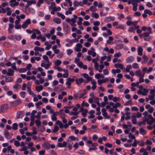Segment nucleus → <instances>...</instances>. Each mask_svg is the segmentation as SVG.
Returning <instances> with one entry per match:
<instances>
[{
    "label": "nucleus",
    "mask_w": 155,
    "mask_h": 155,
    "mask_svg": "<svg viewBox=\"0 0 155 155\" xmlns=\"http://www.w3.org/2000/svg\"><path fill=\"white\" fill-rule=\"evenodd\" d=\"M144 116L143 118L146 119L147 123L149 125H151L153 123L155 122V119L153 118L151 115L148 114V112L145 111L143 113Z\"/></svg>",
    "instance_id": "1"
},
{
    "label": "nucleus",
    "mask_w": 155,
    "mask_h": 155,
    "mask_svg": "<svg viewBox=\"0 0 155 155\" xmlns=\"http://www.w3.org/2000/svg\"><path fill=\"white\" fill-rule=\"evenodd\" d=\"M152 32V31H150V29L149 31L148 32H145L143 33L144 40L145 41H149L151 40V38L150 36L149 35Z\"/></svg>",
    "instance_id": "2"
},
{
    "label": "nucleus",
    "mask_w": 155,
    "mask_h": 155,
    "mask_svg": "<svg viewBox=\"0 0 155 155\" xmlns=\"http://www.w3.org/2000/svg\"><path fill=\"white\" fill-rule=\"evenodd\" d=\"M31 23V20L30 19H27L21 25L22 28H27L28 25Z\"/></svg>",
    "instance_id": "3"
},
{
    "label": "nucleus",
    "mask_w": 155,
    "mask_h": 155,
    "mask_svg": "<svg viewBox=\"0 0 155 155\" xmlns=\"http://www.w3.org/2000/svg\"><path fill=\"white\" fill-rule=\"evenodd\" d=\"M148 91V90L147 89L144 88L143 89V90H138L137 92V94H138L145 96L147 95Z\"/></svg>",
    "instance_id": "4"
},
{
    "label": "nucleus",
    "mask_w": 155,
    "mask_h": 155,
    "mask_svg": "<svg viewBox=\"0 0 155 155\" xmlns=\"http://www.w3.org/2000/svg\"><path fill=\"white\" fill-rule=\"evenodd\" d=\"M47 63L46 64H45L44 61H42L41 64V66L45 68V69H48L49 68V67L52 64V63L50 62H47Z\"/></svg>",
    "instance_id": "5"
},
{
    "label": "nucleus",
    "mask_w": 155,
    "mask_h": 155,
    "mask_svg": "<svg viewBox=\"0 0 155 155\" xmlns=\"http://www.w3.org/2000/svg\"><path fill=\"white\" fill-rule=\"evenodd\" d=\"M9 3L10 6L12 8L18 5L19 4L18 2L16 1V0H10L9 1Z\"/></svg>",
    "instance_id": "6"
},
{
    "label": "nucleus",
    "mask_w": 155,
    "mask_h": 155,
    "mask_svg": "<svg viewBox=\"0 0 155 155\" xmlns=\"http://www.w3.org/2000/svg\"><path fill=\"white\" fill-rule=\"evenodd\" d=\"M135 58L133 56H130L126 59V61L127 63H130L133 62L135 60Z\"/></svg>",
    "instance_id": "7"
},
{
    "label": "nucleus",
    "mask_w": 155,
    "mask_h": 155,
    "mask_svg": "<svg viewBox=\"0 0 155 155\" xmlns=\"http://www.w3.org/2000/svg\"><path fill=\"white\" fill-rule=\"evenodd\" d=\"M102 115L104 117L105 119H109L110 117L107 115V113L106 112V110L105 108H102L101 109Z\"/></svg>",
    "instance_id": "8"
},
{
    "label": "nucleus",
    "mask_w": 155,
    "mask_h": 155,
    "mask_svg": "<svg viewBox=\"0 0 155 155\" xmlns=\"http://www.w3.org/2000/svg\"><path fill=\"white\" fill-rule=\"evenodd\" d=\"M115 18L113 16H109L105 18L104 21L105 22L108 23L115 20Z\"/></svg>",
    "instance_id": "9"
},
{
    "label": "nucleus",
    "mask_w": 155,
    "mask_h": 155,
    "mask_svg": "<svg viewBox=\"0 0 155 155\" xmlns=\"http://www.w3.org/2000/svg\"><path fill=\"white\" fill-rule=\"evenodd\" d=\"M82 45L80 43L77 44L74 47V50L77 52H79L81 50V48H82Z\"/></svg>",
    "instance_id": "10"
},
{
    "label": "nucleus",
    "mask_w": 155,
    "mask_h": 155,
    "mask_svg": "<svg viewBox=\"0 0 155 155\" xmlns=\"http://www.w3.org/2000/svg\"><path fill=\"white\" fill-rule=\"evenodd\" d=\"M57 115H59L60 117L61 118L64 117H65L66 114L64 113V110L63 109L61 110L59 112H56Z\"/></svg>",
    "instance_id": "11"
},
{
    "label": "nucleus",
    "mask_w": 155,
    "mask_h": 155,
    "mask_svg": "<svg viewBox=\"0 0 155 155\" xmlns=\"http://www.w3.org/2000/svg\"><path fill=\"white\" fill-rule=\"evenodd\" d=\"M135 74L136 76L139 77H144L145 73H142L140 70H138L136 71L135 72Z\"/></svg>",
    "instance_id": "12"
},
{
    "label": "nucleus",
    "mask_w": 155,
    "mask_h": 155,
    "mask_svg": "<svg viewBox=\"0 0 155 155\" xmlns=\"http://www.w3.org/2000/svg\"><path fill=\"white\" fill-rule=\"evenodd\" d=\"M42 147L43 148L48 150L50 148V144L49 143L45 142L42 145Z\"/></svg>",
    "instance_id": "13"
},
{
    "label": "nucleus",
    "mask_w": 155,
    "mask_h": 155,
    "mask_svg": "<svg viewBox=\"0 0 155 155\" xmlns=\"http://www.w3.org/2000/svg\"><path fill=\"white\" fill-rule=\"evenodd\" d=\"M21 101L20 100H16L10 103L11 105L12 106H16L21 103Z\"/></svg>",
    "instance_id": "14"
},
{
    "label": "nucleus",
    "mask_w": 155,
    "mask_h": 155,
    "mask_svg": "<svg viewBox=\"0 0 155 155\" xmlns=\"http://www.w3.org/2000/svg\"><path fill=\"white\" fill-rule=\"evenodd\" d=\"M108 81V78H105L104 79L102 80H98L97 81L98 84L99 85H101L102 83H105Z\"/></svg>",
    "instance_id": "15"
},
{
    "label": "nucleus",
    "mask_w": 155,
    "mask_h": 155,
    "mask_svg": "<svg viewBox=\"0 0 155 155\" xmlns=\"http://www.w3.org/2000/svg\"><path fill=\"white\" fill-rule=\"evenodd\" d=\"M137 23L138 22L136 21L132 22L130 21H128L126 22V24L128 26H130L132 25L134 26H135L137 25Z\"/></svg>",
    "instance_id": "16"
},
{
    "label": "nucleus",
    "mask_w": 155,
    "mask_h": 155,
    "mask_svg": "<svg viewBox=\"0 0 155 155\" xmlns=\"http://www.w3.org/2000/svg\"><path fill=\"white\" fill-rule=\"evenodd\" d=\"M2 112H4L5 110L10 108L9 107L8 105L7 104H2Z\"/></svg>",
    "instance_id": "17"
},
{
    "label": "nucleus",
    "mask_w": 155,
    "mask_h": 155,
    "mask_svg": "<svg viewBox=\"0 0 155 155\" xmlns=\"http://www.w3.org/2000/svg\"><path fill=\"white\" fill-rule=\"evenodd\" d=\"M83 4L81 2H78L77 1H74L73 2L74 6L75 7L79 6H83Z\"/></svg>",
    "instance_id": "18"
},
{
    "label": "nucleus",
    "mask_w": 155,
    "mask_h": 155,
    "mask_svg": "<svg viewBox=\"0 0 155 155\" xmlns=\"http://www.w3.org/2000/svg\"><path fill=\"white\" fill-rule=\"evenodd\" d=\"M138 54L139 56H141L143 55V49L141 46H139L137 48Z\"/></svg>",
    "instance_id": "19"
},
{
    "label": "nucleus",
    "mask_w": 155,
    "mask_h": 155,
    "mask_svg": "<svg viewBox=\"0 0 155 155\" xmlns=\"http://www.w3.org/2000/svg\"><path fill=\"white\" fill-rule=\"evenodd\" d=\"M124 45L121 43L116 45L115 46V48L117 50H119L123 48Z\"/></svg>",
    "instance_id": "20"
},
{
    "label": "nucleus",
    "mask_w": 155,
    "mask_h": 155,
    "mask_svg": "<svg viewBox=\"0 0 155 155\" xmlns=\"http://www.w3.org/2000/svg\"><path fill=\"white\" fill-rule=\"evenodd\" d=\"M24 115V113L23 111H21L18 112L17 114V117L18 118H21Z\"/></svg>",
    "instance_id": "21"
},
{
    "label": "nucleus",
    "mask_w": 155,
    "mask_h": 155,
    "mask_svg": "<svg viewBox=\"0 0 155 155\" xmlns=\"http://www.w3.org/2000/svg\"><path fill=\"white\" fill-rule=\"evenodd\" d=\"M95 111L93 110H91L88 113L90 115L88 116V117L89 118H93L94 117V114Z\"/></svg>",
    "instance_id": "22"
},
{
    "label": "nucleus",
    "mask_w": 155,
    "mask_h": 155,
    "mask_svg": "<svg viewBox=\"0 0 155 155\" xmlns=\"http://www.w3.org/2000/svg\"><path fill=\"white\" fill-rule=\"evenodd\" d=\"M74 9L73 7H70L68 9V10L66 11L65 14L66 15H68L69 14H72V11L74 10Z\"/></svg>",
    "instance_id": "23"
},
{
    "label": "nucleus",
    "mask_w": 155,
    "mask_h": 155,
    "mask_svg": "<svg viewBox=\"0 0 155 155\" xmlns=\"http://www.w3.org/2000/svg\"><path fill=\"white\" fill-rule=\"evenodd\" d=\"M67 144V143L65 141H64L62 144L60 143H58L57 146L59 147H66Z\"/></svg>",
    "instance_id": "24"
},
{
    "label": "nucleus",
    "mask_w": 155,
    "mask_h": 155,
    "mask_svg": "<svg viewBox=\"0 0 155 155\" xmlns=\"http://www.w3.org/2000/svg\"><path fill=\"white\" fill-rule=\"evenodd\" d=\"M82 75L85 78L87 79L88 81H90L91 80V77H89L87 74L86 73L83 74H82Z\"/></svg>",
    "instance_id": "25"
},
{
    "label": "nucleus",
    "mask_w": 155,
    "mask_h": 155,
    "mask_svg": "<svg viewBox=\"0 0 155 155\" xmlns=\"http://www.w3.org/2000/svg\"><path fill=\"white\" fill-rule=\"evenodd\" d=\"M114 66L116 68H119L121 69L124 68V65L121 63L115 64Z\"/></svg>",
    "instance_id": "26"
},
{
    "label": "nucleus",
    "mask_w": 155,
    "mask_h": 155,
    "mask_svg": "<svg viewBox=\"0 0 155 155\" xmlns=\"http://www.w3.org/2000/svg\"><path fill=\"white\" fill-rule=\"evenodd\" d=\"M84 81V79L82 78H80L78 79H75V81L77 85H80Z\"/></svg>",
    "instance_id": "27"
},
{
    "label": "nucleus",
    "mask_w": 155,
    "mask_h": 155,
    "mask_svg": "<svg viewBox=\"0 0 155 155\" xmlns=\"http://www.w3.org/2000/svg\"><path fill=\"white\" fill-rule=\"evenodd\" d=\"M91 83L92 85V86L91 87V88L92 90H94L97 87V86L96 85L97 82L94 81V80H93L91 81Z\"/></svg>",
    "instance_id": "28"
},
{
    "label": "nucleus",
    "mask_w": 155,
    "mask_h": 155,
    "mask_svg": "<svg viewBox=\"0 0 155 155\" xmlns=\"http://www.w3.org/2000/svg\"><path fill=\"white\" fill-rule=\"evenodd\" d=\"M76 22L75 19L74 18H71V22L70 25L71 26H76V25L75 24Z\"/></svg>",
    "instance_id": "29"
},
{
    "label": "nucleus",
    "mask_w": 155,
    "mask_h": 155,
    "mask_svg": "<svg viewBox=\"0 0 155 155\" xmlns=\"http://www.w3.org/2000/svg\"><path fill=\"white\" fill-rule=\"evenodd\" d=\"M34 50L35 51L43 52L44 51V49L42 48H40L38 47H35L34 48Z\"/></svg>",
    "instance_id": "30"
},
{
    "label": "nucleus",
    "mask_w": 155,
    "mask_h": 155,
    "mask_svg": "<svg viewBox=\"0 0 155 155\" xmlns=\"http://www.w3.org/2000/svg\"><path fill=\"white\" fill-rule=\"evenodd\" d=\"M14 71L12 69L10 68L8 70L7 75L9 76H12L13 75Z\"/></svg>",
    "instance_id": "31"
},
{
    "label": "nucleus",
    "mask_w": 155,
    "mask_h": 155,
    "mask_svg": "<svg viewBox=\"0 0 155 155\" xmlns=\"http://www.w3.org/2000/svg\"><path fill=\"white\" fill-rule=\"evenodd\" d=\"M31 87L30 86H27V91L29 92V94L30 95H33L34 94L33 91H32L31 90Z\"/></svg>",
    "instance_id": "32"
},
{
    "label": "nucleus",
    "mask_w": 155,
    "mask_h": 155,
    "mask_svg": "<svg viewBox=\"0 0 155 155\" xmlns=\"http://www.w3.org/2000/svg\"><path fill=\"white\" fill-rule=\"evenodd\" d=\"M31 87L30 86H27V91L29 92V94L30 95H33L34 94L33 91H32L31 90Z\"/></svg>",
    "instance_id": "33"
},
{
    "label": "nucleus",
    "mask_w": 155,
    "mask_h": 155,
    "mask_svg": "<svg viewBox=\"0 0 155 155\" xmlns=\"http://www.w3.org/2000/svg\"><path fill=\"white\" fill-rule=\"evenodd\" d=\"M150 29V31L152 30V28L150 27H147L146 26H143L141 27V29L143 31H146L147 30L148 31H149Z\"/></svg>",
    "instance_id": "34"
},
{
    "label": "nucleus",
    "mask_w": 155,
    "mask_h": 155,
    "mask_svg": "<svg viewBox=\"0 0 155 155\" xmlns=\"http://www.w3.org/2000/svg\"><path fill=\"white\" fill-rule=\"evenodd\" d=\"M43 89V87L41 85L35 87L36 90L38 92L40 91Z\"/></svg>",
    "instance_id": "35"
},
{
    "label": "nucleus",
    "mask_w": 155,
    "mask_h": 155,
    "mask_svg": "<svg viewBox=\"0 0 155 155\" xmlns=\"http://www.w3.org/2000/svg\"><path fill=\"white\" fill-rule=\"evenodd\" d=\"M121 72V71L120 69H117L115 70L114 69H112L111 70V73L115 75L116 73H119Z\"/></svg>",
    "instance_id": "36"
},
{
    "label": "nucleus",
    "mask_w": 155,
    "mask_h": 155,
    "mask_svg": "<svg viewBox=\"0 0 155 155\" xmlns=\"http://www.w3.org/2000/svg\"><path fill=\"white\" fill-rule=\"evenodd\" d=\"M81 111L82 112V114L84 117H85L88 112V111L87 110H84V109L81 108Z\"/></svg>",
    "instance_id": "37"
},
{
    "label": "nucleus",
    "mask_w": 155,
    "mask_h": 155,
    "mask_svg": "<svg viewBox=\"0 0 155 155\" xmlns=\"http://www.w3.org/2000/svg\"><path fill=\"white\" fill-rule=\"evenodd\" d=\"M87 53L89 55H92L93 57H95L96 55V53L95 51L91 52L90 50L88 51Z\"/></svg>",
    "instance_id": "38"
},
{
    "label": "nucleus",
    "mask_w": 155,
    "mask_h": 155,
    "mask_svg": "<svg viewBox=\"0 0 155 155\" xmlns=\"http://www.w3.org/2000/svg\"><path fill=\"white\" fill-rule=\"evenodd\" d=\"M98 98L97 97H91L88 99V102L90 104L92 103L93 100H97Z\"/></svg>",
    "instance_id": "39"
},
{
    "label": "nucleus",
    "mask_w": 155,
    "mask_h": 155,
    "mask_svg": "<svg viewBox=\"0 0 155 155\" xmlns=\"http://www.w3.org/2000/svg\"><path fill=\"white\" fill-rule=\"evenodd\" d=\"M132 68V66L131 65H128L126 66V68L125 69V71L127 72H129L130 71V70Z\"/></svg>",
    "instance_id": "40"
},
{
    "label": "nucleus",
    "mask_w": 155,
    "mask_h": 155,
    "mask_svg": "<svg viewBox=\"0 0 155 155\" xmlns=\"http://www.w3.org/2000/svg\"><path fill=\"white\" fill-rule=\"evenodd\" d=\"M56 123L59 125L60 128H62L64 127V125L59 120H57L56 122Z\"/></svg>",
    "instance_id": "41"
},
{
    "label": "nucleus",
    "mask_w": 155,
    "mask_h": 155,
    "mask_svg": "<svg viewBox=\"0 0 155 155\" xmlns=\"http://www.w3.org/2000/svg\"><path fill=\"white\" fill-rule=\"evenodd\" d=\"M57 115V114L56 113L55 114H52L51 116V120L53 121H57V118L56 117V116Z\"/></svg>",
    "instance_id": "42"
},
{
    "label": "nucleus",
    "mask_w": 155,
    "mask_h": 155,
    "mask_svg": "<svg viewBox=\"0 0 155 155\" xmlns=\"http://www.w3.org/2000/svg\"><path fill=\"white\" fill-rule=\"evenodd\" d=\"M139 130L140 133L143 135H144L147 133L146 131L144 129H143L142 128H140Z\"/></svg>",
    "instance_id": "43"
},
{
    "label": "nucleus",
    "mask_w": 155,
    "mask_h": 155,
    "mask_svg": "<svg viewBox=\"0 0 155 155\" xmlns=\"http://www.w3.org/2000/svg\"><path fill=\"white\" fill-rule=\"evenodd\" d=\"M5 82H10L13 81V78L11 77H5Z\"/></svg>",
    "instance_id": "44"
},
{
    "label": "nucleus",
    "mask_w": 155,
    "mask_h": 155,
    "mask_svg": "<svg viewBox=\"0 0 155 155\" xmlns=\"http://www.w3.org/2000/svg\"><path fill=\"white\" fill-rule=\"evenodd\" d=\"M143 61L142 62V63H146L148 59V58L145 55H144L143 56Z\"/></svg>",
    "instance_id": "45"
},
{
    "label": "nucleus",
    "mask_w": 155,
    "mask_h": 155,
    "mask_svg": "<svg viewBox=\"0 0 155 155\" xmlns=\"http://www.w3.org/2000/svg\"><path fill=\"white\" fill-rule=\"evenodd\" d=\"M6 10L7 11L6 14L8 16L10 15L12 13V11L11 10V8L8 7L6 8Z\"/></svg>",
    "instance_id": "46"
},
{
    "label": "nucleus",
    "mask_w": 155,
    "mask_h": 155,
    "mask_svg": "<svg viewBox=\"0 0 155 155\" xmlns=\"http://www.w3.org/2000/svg\"><path fill=\"white\" fill-rule=\"evenodd\" d=\"M54 21L58 24H60L61 23V19L58 18H56L53 19Z\"/></svg>",
    "instance_id": "47"
},
{
    "label": "nucleus",
    "mask_w": 155,
    "mask_h": 155,
    "mask_svg": "<svg viewBox=\"0 0 155 155\" xmlns=\"http://www.w3.org/2000/svg\"><path fill=\"white\" fill-rule=\"evenodd\" d=\"M54 62L55 64V65L56 66L60 65L62 63L61 61L59 59L57 60L56 61H54Z\"/></svg>",
    "instance_id": "48"
},
{
    "label": "nucleus",
    "mask_w": 155,
    "mask_h": 155,
    "mask_svg": "<svg viewBox=\"0 0 155 155\" xmlns=\"http://www.w3.org/2000/svg\"><path fill=\"white\" fill-rule=\"evenodd\" d=\"M63 27L64 29L68 30V29H70V28L69 27V25L68 24L66 23H63Z\"/></svg>",
    "instance_id": "49"
},
{
    "label": "nucleus",
    "mask_w": 155,
    "mask_h": 155,
    "mask_svg": "<svg viewBox=\"0 0 155 155\" xmlns=\"http://www.w3.org/2000/svg\"><path fill=\"white\" fill-rule=\"evenodd\" d=\"M13 88L16 90L20 89L21 88V86L18 83H16L13 86Z\"/></svg>",
    "instance_id": "50"
},
{
    "label": "nucleus",
    "mask_w": 155,
    "mask_h": 155,
    "mask_svg": "<svg viewBox=\"0 0 155 155\" xmlns=\"http://www.w3.org/2000/svg\"><path fill=\"white\" fill-rule=\"evenodd\" d=\"M57 16L58 17H60L62 19L64 20L65 18V16L64 15L60 12L57 13Z\"/></svg>",
    "instance_id": "51"
},
{
    "label": "nucleus",
    "mask_w": 155,
    "mask_h": 155,
    "mask_svg": "<svg viewBox=\"0 0 155 155\" xmlns=\"http://www.w3.org/2000/svg\"><path fill=\"white\" fill-rule=\"evenodd\" d=\"M26 94V93L25 91H21L20 93V96L23 98L25 97Z\"/></svg>",
    "instance_id": "52"
},
{
    "label": "nucleus",
    "mask_w": 155,
    "mask_h": 155,
    "mask_svg": "<svg viewBox=\"0 0 155 155\" xmlns=\"http://www.w3.org/2000/svg\"><path fill=\"white\" fill-rule=\"evenodd\" d=\"M83 20V18L81 17H79L78 18V21L77 22V24L79 25H81L82 24V21Z\"/></svg>",
    "instance_id": "53"
},
{
    "label": "nucleus",
    "mask_w": 155,
    "mask_h": 155,
    "mask_svg": "<svg viewBox=\"0 0 155 155\" xmlns=\"http://www.w3.org/2000/svg\"><path fill=\"white\" fill-rule=\"evenodd\" d=\"M132 66L135 69H137L139 68L138 64L136 63H133Z\"/></svg>",
    "instance_id": "54"
},
{
    "label": "nucleus",
    "mask_w": 155,
    "mask_h": 155,
    "mask_svg": "<svg viewBox=\"0 0 155 155\" xmlns=\"http://www.w3.org/2000/svg\"><path fill=\"white\" fill-rule=\"evenodd\" d=\"M18 124L16 123L13 124L12 128L14 130H16L18 129Z\"/></svg>",
    "instance_id": "55"
},
{
    "label": "nucleus",
    "mask_w": 155,
    "mask_h": 155,
    "mask_svg": "<svg viewBox=\"0 0 155 155\" xmlns=\"http://www.w3.org/2000/svg\"><path fill=\"white\" fill-rule=\"evenodd\" d=\"M14 27L13 25L12 24H8V31L9 32H11V30Z\"/></svg>",
    "instance_id": "56"
},
{
    "label": "nucleus",
    "mask_w": 155,
    "mask_h": 155,
    "mask_svg": "<svg viewBox=\"0 0 155 155\" xmlns=\"http://www.w3.org/2000/svg\"><path fill=\"white\" fill-rule=\"evenodd\" d=\"M36 2V1L34 0H28L27 1V4L28 5H30L32 4H35Z\"/></svg>",
    "instance_id": "57"
},
{
    "label": "nucleus",
    "mask_w": 155,
    "mask_h": 155,
    "mask_svg": "<svg viewBox=\"0 0 155 155\" xmlns=\"http://www.w3.org/2000/svg\"><path fill=\"white\" fill-rule=\"evenodd\" d=\"M144 12L146 13L147 14H148L149 15H151L153 14L151 11L147 9L144 10Z\"/></svg>",
    "instance_id": "58"
},
{
    "label": "nucleus",
    "mask_w": 155,
    "mask_h": 155,
    "mask_svg": "<svg viewBox=\"0 0 155 155\" xmlns=\"http://www.w3.org/2000/svg\"><path fill=\"white\" fill-rule=\"evenodd\" d=\"M128 31L130 32L135 33V28L133 27H130L128 30Z\"/></svg>",
    "instance_id": "59"
},
{
    "label": "nucleus",
    "mask_w": 155,
    "mask_h": 155,
    "mask_svg": "<svg viewBox=\"0 0 155 155\" xmlns=\"http://www.w3.org/2000/svg\"><path fill=\"white\" fill-rule=\"evenodd\" d=\"M16 63L15 62H14L12 64H11V67L14 70H17V68L15 65Z\"/></svg>",
    "instance_id": "60"
},
{
    "label": "nucleus",
    "mask_w": 155,
    "mask_h": 155,
    "mask_svg": "<svg viewBox=\"0 0 155 155\" xmlns=\"http://www.w3.org/2000/svg\"><path fill=\"white\" fill-rule=\"evenodd\" d=\"M42 57L43 59L46 62H50L48 57L46 55H43Z\"/></svg>",
    "instance_id": "61"
},
{
    "label": "nucleus",
    "mask_w": 155,
    "mask_h": 155,
    "mask_svg": "<svg viewBox=\"0 0 155 155\" xmlns=\"http://www.w3.org/2000/svg\"><path fill=\"white\" fill-rule=\"evenodd\" d=\"M92 17H94L96 18H97L99 17V15L97 13H92Z\"/></svg>",
    "instance_id": "62"
},
{
    "label": "nucleus",
    "mask_w": 155,
    "mask_h": 155,
    "mask_svg": "<svg viewBox=\"0 0 155 155\" xmlns=\"http://www.w3.org/2000/svg\"><path fill=\"white\" fill-rule=\"evenodd\" d=\"M35 123L36 124V125L37 127H38L41 125V122L39 120H35Z\"/></svg>",
    "instance_id": "63"
},
{
    "label": "nucleus",
    "mask_w": 155,
    "mask_h": 155,
    "mask_svg": "<svg viewBox=\"0 0 155 155\" xmlns=\"http://www.w3.org/2000/svg\"><path fill=\"white\" fill-rule=\"evenodd\" d=\"M75 67V65L74 64H72L71 65H69L68 66V67L69 68L70 70H72L74 69V68Z\"/></svg>",
    "instance_id": "64"
}]
</instances>
